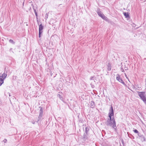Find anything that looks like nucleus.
Here are the masks:
<instances>
[{
	"label": "nucleus",
	"mask_w": 146,
	"mask_h": 146,
	"mask_svg": "<svg viewBox=\"0 0 146 146\" xmlns=\"http://www.w3.org/2000/svg\"><path fill=\"white\" fill-rule=\"evenodd\" d=\"M108 116L110 118L107 121V125L111 126L114 129H116V123L114 118V112L113 108L111 106L110 109V112L108 114Z\"/></svg>",
	"instance_id": "obj_1"
},
{
	"label": "nucleus",
	"mask_w": 146,
	"mask_h": 146,
	"mask_svg": "<svg viewBox=\"0 0 146 146\" xmlns=\"http://www.w3.org/2000/svg\"><path fill=\"white\" fill-rule=\"evenodd\" d=\"M137 93L139 96L145 103L146 104V97L145 95V92H138Z\"/></svg>",
	"instance_id": "obj_2"
},
{
	"label": "nucleus",
	"mask_w": 146,
	"mask_h": 146,
	"mask_svg": "<svg viewBox=\"0 0 146 146\" xmlns=\"http://www.w3.org/2000/svg\"><path fill=\"white\" fill-rule=\"evenodd\" d=\"M43 27L42 24H40L39 27V37H40V35L42 33V30L43 29Z\"/></svg>",
	"instance_id": "obj_3"
},
{
	"label": "nucleus",
	"mask_w": 146,
	"mask_h": 146,
	"mask_svg": "<svg viewBox=\"0 0 146 146\" xmlns=\"http://www.w3.org/2000/svg\"><path fill=\"white\" fill-rule=\"evenodd\" d=\"M117 80L119 82L121 83L122 84H123L124 85L125 84V83L123 80H122V79L119 76H117L116 77Z\"/></svg>",
	"instance_id": "obj_4"
},
{
	"label": "nucleus",
	"mask_w": 146,
	"mask_h": 146,
	"mask_svg": "<svg viewBox=\"0 0 146 146\" xmlns=\"http://www.w3.org/2000/svg\"><path fill=\"white\" fill-rule=\"evenodd\" d=\"M98 15L100 16L102 18L104 19H106V17L102 13H98Z\"/></svg>",
	"instance_id": "obj_5"
},
{
	"label": "nucleus",
	"mask_w": 146,
	"mask_h": 146,
	"mask_svg": "<svg viewBox=\"0 0 146 146\" xmlns=\"http://www.w3.org/2000/svg\"><path fill=\"white\" fill-rule=\"evenodd\" d=\"M4 79L0 76V86H1L2 84L3 83V80Z\"/></svg>",
	"instance_id": "obj_6"
},
{
	"label": "nucleus",
	"mask_w": 146,
	"mask_h": 146,
	"mask_svg": "<svg viewBox=\"0 0 146 146\" xmlns=\"http://www.w3.org/2000/svg\"><path fill=\"white\" fill-rule=\"evenodd\" d=\"M7 76V74H6L3 73L2 74V76L0 77H2V78L5 79Z\"/></svg>",
	"instance_id": "obj_7"
},
{
	"label": "nucleus",
	"mask_w": 146,
	"mask_h": 146,
	"mask_svg": "<svg viewBox=\"0 0 146 146\" xmlns=\"http://www.w3.org/2000/svg\"><path fill=\"white\" fill-rule=\"evenodd\" d=\"M124 15L126 17H129V15L128 13H124Z\"/></svg>",
	"instance_id": "obj_8"
},
{
	"label": "nucleus",
	"mask_w": 146,
	"mask_h": 146,
	"mask_svg": "<svg viewBox=\"0 0 146 146\" xmlns=\"http://www.w3.org/2000/svg\"><path fill=\"white\" fill-rule=\"evenodd\" d=\"M35 14L36 16V17H37V16H38L37 13V12H36V11L35 10Z\"/></svg>",
	"instance_id": "obj_9"
},
{
	"label": "nucleus",
	"mask_w": 146,
	"mask_h": 146,
	"mask_svg": "<svg viewBox=\"0 0 146 146\" xmlns=\"http://www.w3.org/2000/svg\"><path fill=\"white\" fill-rule=\"evenodd\" d=\"M134 131L135 133H138V131L136 130V129H135V130H134Z\"/></svg>",
	"instance_id": "obj_10"
},
{
	"label": "nucleus",
	"mask_w": 146,
	"mask_h": 146,
	"mask_svg": "<svg viewBox=\"0 0 146 146\" xmlns=\"http://www.w3.org/2000/svg\"><path fill=\"white\" fill-rule=\"evenodd\" d=\"M9 42L11 43H14V42L12 40L10 39L9 40Z\"/></svg>",
	"instance_id": "obj_11"
},
{
	"label": "nucleus",
	"mask_w": 146,
	"mask_h": 146,
	"mask_svg": "<svg viewBox=\"0 0 146 146\" xmlns=\"http://www.w3.org/2000/svg\"><path fill=\"white\" fill-rule=\"evenodd\" d=\"M109 69H108V70H111V66H109V68H108Z\"/></svg>",
	"instance_id": "obj_12"
}]
</instances>
